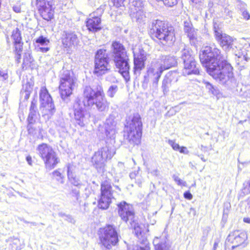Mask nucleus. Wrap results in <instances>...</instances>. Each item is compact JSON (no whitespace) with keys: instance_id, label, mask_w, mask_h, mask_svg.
Returning <instances> with one entry per match:
<instances>
[{"instance_id":"nucleus-16","label":"nucleus","mask_w":250,"mask_h":250,"mask_svg":"<svg viewBox=\"0 0 250 250\" xmlns=\"http://www.w3.org/2000/svg\"><path fill=\"white\" fill-rule=\"evenodd\" d=\"M128 61V58L127 56L124 57V58H120L118 59H114L115 65L117 68L119 69V72L126 82L130 80L129 66Z\"/></svg>"},{"instance_id":"nucleus-45","label":"nucleus","mask_w":250,"mask_h":250,"mask_svg":"<svg viewBox=\"0 0 250 250\" xmlns=\"http://www.w3.org/2000/svg\"><path fill=\"white\" fill-rule=\"evenodd\" d=\"M13 10L17 13L21 12V3L20 2H17L12 6Z\"/></svg>"},{"instance_id":"nucleus-58","label":"nucleus","mask_w":250,"mask_h":250,"mask_svg":"<svg viewBox=\"0 0 250 250\" xmlns=\"http://www.w3.org/2000/svg\"><path fill=\"white\" fill-rule=\"evenodd\" d=\"M201 149L203 151H206L207 149V148L203 146H201Z\"/></svg>"},{"instance_id":"nucleus-42","label":"nucleus","mask_w":250,"mask_h":250,"mask_svg":"<svg viewBox=\"0 0 250 250\" xmlns=\"http://www.w3.org/2000/svg\"><path fill=\"white\" fill-rule=\"evenodd\" d=\"M22 50V48H21L20 49H19V50H17L16 48H15V60L17 63H20V60L21 59V53Z\"/></svg>"},{"instance_id":"nucleus-35","label":"nucleus","mask_w":250,"mask_h":250,"mask_svg":"<svg viewBox=\"0 0 250 250\" xmlns=\"http://www.w3.org/2000/svg\"><path fill=\"white\" fill-rule=\"evenodd\" d=\"M131 6L133 7L131 8L132 9H144V0H131Z\"/></svg>"},{"instance_id":"nucleus-62","label":"nucleus","mask_w":250,"mask_h":250,"mask_svg":"<svg viewBox=\"0 0 250 250\" xmlns=\"http://www.w3.org/2000/svg\"><path fill=\"white\" fill-rule=\"evenodd\" d=\"M192 2H194L195 3H197L198 1V0H191Z\"/></svg>"},{"instance_id":"nucleus-53","label":"nucleus","mask_w":250,"mask_h":250,"mask_svg":"<svg viewBox=\"0 0 250 250\" xmlns=\"http://www.w3.org/2000/svg\"><path fill=\"white\" fill-rule=\"evenodd\" d=\"M138 250H150V248L146 245L145 247H140Z\"/></svg>"},{"instance_id":"nucleus-56","label":"nucleus","mask_w":250,"mask_h":250,"mask_svg":"<svg viewBox=\"0 0 250 250\" xmlns=\"http://www.w3.org/2000/svg\"><path fill=\"white\" fill-rule=\"evenodd\" d=\"M243 221L244 222L247 223H250V218L248 217H245L243 219Z\"/></svg>"},{"instance_id":"nucleus-12","label":"nucleus","mask_w":250,"mask_h":250,"mask_svg":"<svg viewBox=\"0 0 250 250\" xmlns=\"http://www.w3.org/2000/svg\"><path fill=\"white\" fill-rule=\"evenodd\" d=\"M183 31L191 45L197 47L202 43L201 38L198 35V30L193 27L190 21L186 20L184 21Z\"/></svg>"},{"instance_id":"nucleus-36","label":"nucleus","mask_w":250,"mask_h":250,"mask_svg":"<svg viewBox=\"0 0 250 250\" xmlns=\"http://www.w3.org/2000/svg\"><path fill=\"white\" fill-rule=\"evenodd\" d=\"M118 87L116 85H111L107 91V95L110 98H113L117 92Z\"/></svg>"},{"instance_id":"nucleus-28","label":"nucleus","mask_w":250,"mask_h":250,"mask_svg":"<svg viewBox=\"0 0 250 250\" xmlns=\"http://www.w3.org/2000/svg\"><path fill=\"white\" fill-rule=\"evenodd\" d=\"M75 167L70 164L67 165V176L70 183L75 186L81 185L79 179L76 177L74 173Z\"/></svg>"},{"instance_id":"nucleus-8","label":"nucleus","mask_w":250,"mask_h":250,"mask_svg":"<svg viewBox=\"0 0 250 250\" xmlns=\"http://www.w3.org/2000/svg\"><path fill=\"white\" fill-rule=\"evenodd\" d=\"M99 238L101 244L107 249L110 250L119 241L118 235L115 227L107 225L99 230Z\"/></svg>"},{"instance_id":"nucleus-34","label":"nucleus","mask_w":250,"mask_h":250,"mask_svg":"<svg viewBox=\"0 0 250 250\" xmlns=\"http://www.w3.org/2000/svg\"><path fill=\"white\" fill-rule=\"evenodd\" d=\"M33 60V59L30 54L29 53H26L23 58L22 68L24 69L25 68L26 69L27 67L30 66Z\"/></svg>"},{"instance_id":"nucleus-49","label":"nucleus","mask_w":250,"mask_h":250,"mask_svg":"<svg viewBox=\"0 0 250 250\" xmlns=\"http://www.w3.org/2000/svg\"><path fill=\"white\" fill-rule=\"evenodd\" d=\"M180 153H184L185 154H188L189 151L187 149L186 147L182 146L180 147V150H178Z\"/></svg>"},{"instance_id":"nucleus-6","label":"nucleus","mask_w":250,"mask_h":250,"mask_svg":"<svg viewBox=\"0 0 250 250\" xmlns=\"http://www.w3.org/2000/svg\"><path fill=\"white\" fill-rule=\"evenodd\" d=\"M181 47L182 49L181 51V58L184 62L183 74L184 76L198 74L199 73V68L197 66V62L195 61L191 49L185 44H182Z\"/></svg>"},{"instance_id":"nucleus-15","label":"nucleus","mask_w":250,"mask_h":250,"mask_svg":"<svg viewBox=\"0 0 250 250\" xmlns=\"http://www.w3.org/2000/svg\"><path fill=\"white\" fill-rule=\"evenodd\" d=\"M214 29L215 39L226 52L229 51L232 47L235 39L226 34L222 33L221 30H216L215 27Z\"/></svg>"},{"instance_id":"nucleus-51","label":"nucleus","mask_w":250,"mask_h":250,"mask_svg":"<svg viewBox=\"0 0 250 250\" xmlns=\"http://www.w3.org/2000/svg\"><path fill=\"white\" fill-rule=\"evenodd\" d=\"M50 48L48 47H41L39 48V50L42 53H46L49 50Z\"/></svg>"},{"instance_id":"nucleus-23","label":"nucleus","mask_w":250,"mask_h":250,"mask_svg":"<svg viewBox=\"0 0 250 250\" xmlns=\"http://www.w3.org/2000/svg\"><path fill=\"white\" fill-rule=\"evenodd\" d=\"M178 81V74L176 72H169L165 76L163 82L162 88L165 94L168 91L169 87L172 82H176Z\"/></svg>"},{"instance_id":"nucleus-9","label":"nucleus","mask_w":250,"mask_h":250,"mask_svg":"<svg viewBox=\"0 0 250 250\" xmlns=\"http://www.w3.org/2000/svg\"><path fill=\"white\" fill-rule=\"evenodd\" d=\"M108 60L109 58L105 49L98 50L95 57L94 73L97 76H101L107 72L110 69Z\"/></svg>"},{"instance_id":"nucleus-1","label":"nucleus","mask_w":250,"mask_h":250,"mask_svg":"<svg viewBox=\"0 0 250 250\" xmlns=\"http://www.w3.org/2000/svg\"><path fill=\"white\" fill-rule=\"evenodd\" d=\"M199 58L208 74L219 83L225 84L233 77L232 67L218 48L206 46L201 51Z\"/></svg>"},{"instance_id":"nucleus-59","label":"nucleus","mask_w":250,"mask_h":250,"mask_svg":"<svg viewBox=\"0 0 250 250\" xmlns=\"http://www.w3.org/2000/svg\"><path fill=\"white\" fill-rule=\"evenodd\" d=\"M250 163V161H248V162H242V163H241V164H242L243 165H249Z\"/></svg>"},{"instance_id":"nucleus-40","label":"nucleus","mask_w":250,"mask_h":250,"mask_svg":"<svg viewBox=\"0 0 250 250\" xmlns=\"http://www.w3.org/2000/svg\"><path fill=\"white\" fill-rule=\"evenodd\" d=\"M36 42L39 43L42 45H47L49 43V41L46 38L42 36H40L36 40Z\"/></svg>"},{"instance_id":"nucleus-18","label":"nucleus","mask_w":250,"mask_h":250,"mask_svg":"<svg viewBox=\"0 0 250 250\" xmlns=\"http://www.w3.org/2000/svg\"><path fill=\"white\" fill-rule=\"evenodd\" d=\"M115 119V116L110 114L106 119L104 124L105 134L108 138L111 139H115L117 133V123Z\"/></svg>"},{"instance_id":"nucleus-13","label":"nucleus","mask_w":250,"mask_h":250,"mask_svg":"<svg viewBox=\"0 0 250 250\" xmlns=\"http://www.w3.org/2000/svg\"><path fill=\"white\" fill-rule=\"evenodd\" d=\"M53 5V0H37V6L41 16L47 21H51L54 18Z\"/></svg>"},{"instance_id":"nucleus-46","label":"nucleus","mask_w":250,"mask_h":250,"mask_svg":"<svg viewBox=\"0 0 250 250\" xmlns=\"http://www.w3.org/2000/svg\"><path fill=\"white\" fill-rule=\"evenodd\" d=\"M8 78V74L6 71L0 70V81H5Z\"/></svg>"},{"instance_id":"nucleus-27","label":"nucleus","mask_w":250,"mask_h":250,"mask_svg":"<svg viewBox=\"0 0 250 250\" xmlns=\"http://www.w3.org/2000/svg\"><path fill=\"white\" fill-rule=\"evenodd\" d=\"M11 38L13 40L15 48H16L17 50H19V49L22 48L23 42H22L21 33L18 28H16L13 31Z\"/></svg>"},{"instance_id":"nucleus-50","label":"nucleus","mask_w":250,"mask_h":250,"mask_svg":"<svg viewBox=\"0 0 250 250\" xmlns=\"http://www.w3.org/2000/svg\"><path fill=\"white\" fill-rule=\"evenodd\" d=\"M184 197L188 200H191L192 198V195L189 191H186L184 194Z\"/></svg>"},{"instance_id":"nucleus-11","label":"nucleus","mask_w":250,"mask_h":250,"mask_svg":"<svg viewBox=\"0 0 250 250\" xmlns=\"http://www.w3.org/2000/svg\"><path fill=\"white\" fill-rule=\"evenodd\" d=\"M41 108L45 114L52 115L55 111L52 99L45 87H41L40 92Z\"/></svg>"},{"instance_id":"nucleus-5","label":"nucleus","mask_w":250,"mask_h":250,"mask_svg":"<svg viewBox=\"0 0 250 250\" xmlns=\"http://www.w3.org/2000/svg\"><path fill=\"white\" fill-rule=\"evenodd\" d=\"M59 78V92L62 99L65 101L72 94L77 79L73 72L64 68L60 72Z\"/></svg>"},{"instance_id":"nucleus-21","label":"nucleus","mask_w":250,"mask_h":250,"mask_svg":"<svg viewBox=\"0 0 250 250\" xmlns=\"http://www.w3.org/2000/svg\"><path fill=\"white\" fill-rule=\"evenodd\" d=\"M111 50L114 59L124 58V57L127 56L125 47L119 42L115 41L112 42Z\"/></svg>"},{"instance_id":"nucleus-4","label":"nucleus","mask_w":250,"mask_h":250,"mask_svg":"<svg viewBox=\"0 0 250 250\" xmlns=\"http://www.w3.org/2000/svg\"><path fill=\"white\" fill-rule=\"evenodd\" d=\"M153 37L164 45H171L175 41L174 30L164 21L155 20L152 22L150 29Z\"/></svg>"},{"instance_id":"nucleus-52","label":"nucleus","mask_w":250,"mask_h":250,"mask_svg":"<svg viewBox=\"0 0 250 250\" xmlns=\"http://www.w3.org/2000/svg\"><path fill=\"white\" fill-rule=\"evenodd\" d=\"M134 229L135 230V232L136 233V234H137L138 233H141V230H140V228L138 226H137L136 225H134Z\"/></svg>"},{"instance_id":"nucleus-20","label":"nucleus","mask_w":250,"mask_h":250,"mask_svg":"<svg viewBox=\"0 0 250 250\" xmlns=\"http://www.w3.org/2000/svg\"><path fill=\"white\" fill-rule=\"evenodd\" d=\"M164 71L162 68L156 62L152 65L147 70V75L152 79L153 84L157 86L159 79Z\"/></svg>"},{"instance_id":"nucleus-43","label":"nucleus","mask_w":250,"mask_h":250,"mask_svg":"<svg viewBox=\"0 0 250 250\" xmlns=\"http://www.w3.org/2000/svg\"><path fill=\"white\" fill-rule=\"evenodd\" d=\"M173 178L174 180L177 183V184L178 185L182 186H186V182L183 181V180L180 179V178L178 176H177L175 175H174L173 176Z\"/></svg>"},{"instance_id":"nucleus-24","label":"nucleus","mask_w":250,"mask_h":250,"mask_svg":"<svg viewBox=\"0 0 250 250\" xmlns=\"http://www.w3.org/2000/svg\"><path fill=\"white\" fill-rule=\"evenodd\" d=\"M130 16L132 20L139 24H144L146 20V12L144 9H137V8L131 10Z\"/></svg>"},{"instance_id":"nucleus-10","label":"nucleus","mask_w":250,"mask_h":250,"mask_svg":"<svg viewBox=\"0 0 250 250\" xmlns=\"http://www.w3.org/2000/svg\"><path fill=\"white\" fill-rule=\"evenodd\" d=\"M110 182L104 181L101 186V197L99 200L98 206L100 208L107 209L111 202L112 191Z\"/></svg>"},{"instance_id":"nucleus-7","label":"nucleus","mask_w":250,"mask_h":250,"mask_svg":"<svg viewBox=\"0 0 250 250\" xmlns=\"http://www.w3.org/2000/svg\"><path fill=\"white\" fill-rule=\"evenodd\" d=\"M37 150L43 160L46 168L50 170L59 162L56 153L49 145L43 143L38 146Z\"/></svg>"},{"instance_id":"nucleus-33","label":"nucleus","mask_w":250,"mask_h":250,"mask_svg":"<svg viewBox=\"0 0 250 250\" xmlns=\"http://www.w3.org/2000/svg\"><path fill=\"white\" fill-rule=\"evenodd\" d=\"M89 3L91 6H99L97 9L96 13H98V15H101L104 9L105 5L101 4V2H103V0H88Z\"/></svg>"},{"instance_id":"nucleus-3","label":"nucleus","mask_w":250,"mask_h":250,"mask_svg":"<svg viewBox=\"0 0 250 250\" xmlns=\"http://www.w3.org/2000/svg\"><path fill=\"white\" fill-rule=\"evenodd\" d=\"M142 122L140 115L134 113L126 119L125 126L124 139L131 145L134 146L140 143L142 136Z\"/></svg>"},{"instance_id":"nucleus-61","label":"nucleus","mask_w":250,"mask_h":250,"mask_svg":"<svg viewBox=\"0 0 250 250\" xmlns=\"http://www.w3.org/2000/svg\"><path fill=\"white\" fill-rule=\"evenodd\" d=\"M243 58L245 59V61L248 62L250 60V58L245 56H243Z\"/></svg>"},{"instance_id":"nucleus-41","label":"nucleus","mask_w":250,"mask_h":250,"mask_svg":"<svg viewBox=\"0 0 250 250\" xmlns=\"http://www.w3.org/2000/svg\"><path fill=\"white\" fill-rule=\"evenodd\" d=\"M53 176L56 179L60 181L61 183H63V181L62 180L63 176H62L61 173L58 171V170H55L52 173Z\"/></svg>"},{"instance_id":"nucleus-25","label":"nucleus","mask_w":250,"mask_h":250,"mask_svg":"<svg viewBox=\"0 0 250 250\" xmlns=\"http://www.w3.org/2000/svg\"><path fill=\"white\" fill-rule=\"evenodd\" d=\"M106 161L101 156L99 153L96 152L92 158V162L99 172H103Z\"/></svg>"},{"instance_id":"nucleus-22","label":"nucleus","mask_w":250,"mask_h":250,"mask_svg":"<svg viewBox=\"0 0 250 250\" xmlns=\"http://www.w3.org/2000/svg\"><path fill=\"white\" fill-rule=\"evenodd\" d=\"M157 63L164 71L174 66L177 64V60L172 56H162Z\"/></svg>"},{"instance_id":"nucleus-44","label":"nucleus","mask_w":250,"mask_h":250,"mask_svg":"<svg viewBox=\"0 0 250 250\" xmlns=\"http://www.w3.org/2000/svg\"><path fill=\"white\" fill-rule=\"evenodd\" d=\"M168 144L169 145L171 146V147L174 150L176 151H178L179 150H180V146L179 145V144H177L174 141L172 140H169Z\"/></svg>"},{"instance_id":"nucleus-38","label":"nucleus","mask_w":250,"mask_h":250,"mask_svg":"<svg viewBox=\"0 0 250 250\" xmlns=\"http://www.w3.org/2000/svg\"><path fill=\"white\" fill-rule=\"evenodd\" d=\"M34 123H29L27 125L28 132L29 134L36 137L37 132L38 131V128H36V126H33Z\"/></svg>"},{"instance_id":"nucleus-63","label":"nucleus","mask_w":250,"mask_h":250,"mask_svg":"<svg viewBox=\"0 0 250 250\" xmlns=\"http://www.w3.org/2000/svg\"><path fill=\"white\" fill-rule=\"evenodd\" d=\"M76 196H77V199H78V197L79 196V194L78 192L77 193Z\"/></svg>"},{"instance_id":"nucleus-32","label":"nucleus","mask_w":250,"mask_h":250,"mask_svg":"<svg viewBox=\"0 0 250 250\" xmlns=\"http://www.w3.org/2000/svg\"><path fill=\"white\" fill-rule=\"evenodd\" d=\"M153 244L155 247V250H169V247L166 245V238L162 240L158 237L154 238Z\"/></svg>"},{"instance_id":"nucleus-54","label":"nucleus","mask_w":250,"mask_h":250,"mask_svg":"<svg viewBox=\"0 0 250 250\" xmlns=\"http://www.w3.org/2000/svg\"><path fill=\"white\" fill-rule=\"evenodd\" d=\"M207 239V234H206V235H204L202 237V238L201 239V241L203 242L204 245L205 244Z\"/></svg>"},{"instance_id":"nucleus-29","label":"nucleus","mask_w":250,"mask_h":250,"mask_svg":"<svg viewBox=\"0 0 250 250\" xmlns=\"http://www.w3.org/2000/svg\"><path fill=\"white\" fill-rule=\"evenodd\" d=\"M97 152L99 153L106 161L111 159L115 153L114 150L107 146H103Z\"/></svg>"},{"instance_id":"nucleus-30","label":"nucleus","mask_w":250,"mask_h":250,"mask_svg":"<svg viewBox=\"0 0 250 250\" xmlns=\"http://www.w3.org/2000/svg\"><path fill=\"white\" fill-rule=\"evenodd\" d=\"M38 112L36 103L32 101L30 105L28 122L29 123H34L37 118Z\"/></svg>"},{"instance_id":"nucleus-39","label":"nucleus","mask_w":250,"mask_h":250,"mask_svg":"<svg viewBox=\"0 0 250 250\" xmlns=\"http://www.w3.org/2000/svg\"><path fill=\"white\" fill-rule=\"evenodd\" d=\"M246 5L245 4H242V7L240 8L241 11V15L243 16V19L246 20H249L250 19V14L245 8Z\"/></svg>"},{"instance_id":"nucleus-17","label":"nucleus","mask_w":250,"mask_h":250,"mask_svg":"<svg viewBox=\"0 0 250 250\" xmlns=\"http://www.w3.org/2000/svg\"><path fill=\"white\" fill-rule=\"evenodd\" d=\"M247 239V235L245 232L235 230L230 233L227 237V241L233 245L232 249L242 244Z\"/></svg>"},{"instance_id":"nucleus-55","label":"nucleus","mask_w":250,"mask_h":250,"mask_svg":"<svg viewBox=\"0 0 250 250\" xmlns=\"http://www.w3.org/2000/svg\"><path fill=\"white\" fill-rule=\"evenodd\" d=\"M26 161L30 165H31L32 158L30 156H28L26 157Z\"/></svg>"},{"instance_id":"nucleus-26","label":"nucleus","mask_w":250,"mask_h":250,"mask_svg":"<svg viewBox=\"0 0 250 250\" xmlns=\"http://www.w3.org/2000/svg\"><path fill=\"white\" fill-rule=\"evenodd\" d=\"M62 44L65 47H70L76 45L78 42V38L75 34L72 32H66L62 38Z\"/></svg>"},{"instance_id":"nucleus-60","label":"nucleus","mask_w":250,"mask_h":250,"mask_svg":"<svg viewBox=\"0 0 250 250\" xmlns=\"http://www.w3.org/2000/svg\"><path fill=\"white\" fill-rule=\"evenodd\" d=\"M218 246V243H214L213 245V250H216V249L217 247Z\"/></svg>"},{"instance_id":"nucleus-48","label":"nucleus","mask_w":250,"mask_h":250,"mask_svg":"<svg viewBox=\"0 0 250 250\" xmlns=\"http://www.w3.org/2000/svg\"><path fill=\"white\" fill-rule=\"evenodd\" d=\"M113 2V4L117 7L121 6L125 0H112Z\"/></svg>"},{"instance_id":"nucleus-57","label":"nucleus","mask_w":250,"mask_h":250,"mask_svg":"<svg viewBox=\"0 0 250 250\" xmlns=\"http://www.w3.org/2000/svg\"><path fill=\"white\" fill-rule=\"evenodd\" d=\"M198 157H199L203 161V162H206L207 161V160L205 159L203 155H198Z\"/></svg>"},{"instance_id":"nucleus-19","label":"nucleus","mask_w":250,"mask_h":250,"mask_svg":"<svg viewBox=\"0 0 250 250\" xmlns=\"http://www.w3.org/2000/svg\"><path fill=\"white\" fill-rule=\"evenodd\" d=\"M96 13H93L89 15L86 23L87 29L91 32H95L102 29L101 20L99 17L100 15L96 16Z\"/></svg>"},{"instance_id":"nucleus-14","label":"nucleus","mask_w":250,"mask_h":250,"mask_svg":"<svg viewBox=\"0 0 250 250\" xmlns=\"http://www.w3.org/2000/svg\"><path fill=\"white\" fill-rule=\"evenodd\" d=\"M118 213L122 220L132 225L135 217L132 206L125 201H122L118 204Z\"/></svg>"},{"instance_id":"nucleus-37","label":"nucleus","mask_w":250,"mask_h":250,"mask_svg":"<svg viewBox=\"0 0 250 250\" xmlns=\"http://www.w3.org/2000/svg\"><path fill=\"white\" fill-rule=\"evenodd\" d=\"M205 86L207 89L208 90V91L214 95L217 94L218 91L216 88L211 84L210 83L205 81L204 82Z\"/></svg>"},{"instance_id":"nucleus-31","label":"nucleus","mask_w":250,"mask_h":250,"mask_svg":"<svg viewBox=\"0 0 250 250\" xmlns=\"http://www.w3.org/2000/svg\"><path fill=\"white\" fill-rule=\"evenodd\" d=\"M134 72L135 75H139L140 71L144 68V60L141 57L134 58Z\"/></svg>"},{"instance_id":"nucleus-2","label":"nucleus","mask_w":250,"mask_h":250,"mask_svg":"<svg viewBox=\"0 0 250 250\" xmlns=\"http://www.w3.org/2000/svg\"><path fill=\"white\" fill-rule=\"evenodd\" d=\"M83 95V104L79 99H76L73 104L74 119L76 123L81 127L84 126L87 123L83 114L84 106L92 107L95 105L99 111L103 112L107 110L109 105L103 87L100 84H98L95 89L86 86Z\"/></svg>"},{"instance_id":"nucleus-47","label":"nucleus","mask_w":250,"mask_h":250,"mask_svg":"<svg viewBox=\"0 0 250 250\" xmlns=\"http://www.w3.org/2000/svg\"><path fill=\"white\" fill-rule=\"evenodd\" d=\"M43 129L40 127V126H38V131L37 132L36 137L37 138H43Z\"/></svg>"}]
</instances>
